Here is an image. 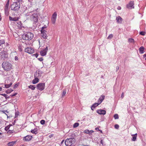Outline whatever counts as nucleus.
Returning a JSON list of instances; mask_svg holds the SVG:
<instances>
[{
	"mask_svg": "<svg viewBox=\"0 0 146 146\" xmlns=\"http://www.w3.org/2000/svg\"><path fill=\"white\" fill-rule=\"evenodd\" d=\"M43 73V72L40 70H37L34 74V77H40L41 76L42 74Z\"/></svg>",
	"mask_w": 146,
	"mask_h": 146,
	"instance_id": "6e6552de",
	"label": "nucleus"
},
{
	"mask_svg": "<svg viewBox=\"0 0 146 146\" xmlns=\"http://www.w3.org/2000/svg\"><path fill=\"white\" fill-rule=\"evenodd\" d=\"M18 86V84H15V85L13 87V88L14 89H15Z\"/></svg>",
	"mask_w": 146,
	"mask_h": 146,
	"instance_id": "c03bdc74",
	"label": "nucleus"
},
{
	"mask_svg": "<svg viewBox=\"0 0 146 146\" xmlns=\"http://www.w3.org/2000/svg\"><path fill=\"white\" fill-rule=\"evenodd\" d=\"M19 49H20V51H21L22 50L21 48H20V47H19Z\"/></svg>",
	"mask_w": 146,
	"mask_h": 146,
	"instance_id": "69168bd1",
	"label": "nucleus"
},
{
	"mask_svg": "<svg viewBox=\"0 0 146 146\" xmlns=\"http://www.w3.org/2000/svg\"><path fill=\"white\" fill-rule=\"evenodd\" d=\"M17 1V2H19L21 1L22 0H16Z\"/></svg>",
	"mask_w": 146,
	"mask_h": 146,
	"instance_id": "052dcab7",
	"label": "nucleus"
},
{
	"mask_svg": "<svg viewBox=\"0 0 146 146\" xmlns=\"http://www.w3.org/2000/svg\"><path fill=\"white\" fill-rule=\"evenodd\" d=\"M119 125L117 124H115V129H118L119 128Z\"/></svg>",
	"mask_w": 146,
	"mask_h": 146,
	"instance_id": "a19ab883",
	"label": "nucleus"
},
{
	"mask_svg": "<svg viewBox=\"0 0 146 146\" xmlns=\"http://www.w3.org/2000/svg\"><path fill=\"white\" fill-rule=\"evenodd\" d=\"M128 41L129 42H134V40L133 38H129Z\"/></svg>",
	"mask_w": 146,
	"mask_h": 146,
	"instance_id": "473e14b6",
	"label": "nucleus"
},
{
	"mask_svg": "<svg viewBox=\"0 0 146 146\" xmlns=\"http://www.w3.org/2000/svg\"><path fill=\"white\" fill-rule=\"evenodd\" d=\"M46 25H44L42 28L41 30H45V29L46 28Z\"/></svg>",
	"mask_w": 146,
	"mask_h": 146,
	"instance_id": "a18cd8bd",
	"label": "nucleus"
},
{
	"mask_svg": "<svg viewBox=\"0 0 146 146\" xmlns=\"http://www.w3.org/2000/svg\"><path fill=\"white\" fill-rule=\"evenodd\" d=\"M12 125H9L7 126H6L5 128V130L7 131L9 128V127H10V126H11Z\"/></svg>",
	"mask_w": 146,
	"mask_h": 146,
	"instance_id": "f704fd0d",
	"label": "nucleus"
},
{
	"mask_svg": "<svg viewBox=\"0 0 146 146\" xmlns=\"http://www.w3.org/2000/svg\"><path fill=\"white\" fill-rule=\"evenodd\" d=\"M100 143H101L102 145H103V141L102 140L100 141Z\"/></svg>",
	"mask_w": 146,
	"mask_h": 146,
	"instance_id": "4d7b16f0",
	"label": "nucleus"
},
{
	"mask_svg": "<svg viewBox=\"0 0 146 146\" xmlns=\"http://www.w3.org/2000/svg\"><path fill=\"white\" fill-rule=\"evenodd\" d=\"M42 37L44 39H46L48 37L46 33L47 31L45 30H41V31Z\"/></svg>",
	"mask_w": 146,
	"mask_h": 146,
	"instance_id": "9d476101",
	"label": "nucleus"
},
{
	"mask_svg": "<svg viewBox=\"0 0 146 146\" xmlns=\"http://www.w3.org/2000/svg\"><path fill=\"white\" fill-rule=\"evenodd\" d=\"M32 136L30 135H27L23 138V140L25 141H29L31 140Z\"/></svg>",
	"mask_w": 146,
	"mask_h": 146,
	"instance_id": "ddd939ff",
	"label": "nucleus"
},
{
	"mask_svg": "<svg viewBox=\"0 0 146 146\" xmlns=\"http://www.w3.org/2000/svg\"><path fill=\"white\" fill-rule=\"evenodd\" d=\"M9 19L11 21H18L19 19L18 17H15L13 18L11 16H9Z\"/></svg>",
	"mask_w": 146,
	"mask_h": 146,
	"instance_id": "2eb2a0df",
	"label": "nucleus"
},
{
	"mask_svg": "<svg viewBox=\"0 0 146 146\" xmlns=\"http://www.w3.org/2000/svg\"><path fill=\"white\" fill-rule=\"evenodd\" d=\"M105 96L104 95H102L101 97H100L98 100V102H99L100 101V104L102 103L103 101L104 100L105 98Z\"/></svg>",
	"mask_w": 146,
	"mask_h": 146,
	"instance_id": "aec40b11",
	"label": "nucleus"
},
{
	"mask_svg": "<svg viewBox=\"0 0 146 146\" xmlns=\"http://www.w3.org/2000/svg\"><path fill=\"white\" fill-rule=\"evenodd\" d=\"M25 15L28 18L30 17L31 21L34 22V23H36L38 21V13L36 11H32L28 12Z\"/></svg>",
	"mask_w": 146,
	"mask_h": 146,
	"instance_id": "f257e3e1",
	"label": "nucleus"
},
{
	"mask_svg": "<svg viewBox=\"0 0 146 146\" xmlns=\"http://www.w3.org/2000/svg\"><path fill=\"white\" fill-rule=\"evenodd\" d=\"M64 140H63L61 142V144H62V143H64Z\"/></svg>",
	"mask_w": 146,
	"mask_h": 146,
	"instance_id": "0e129e2a",
	"label": "nucleus"
},
{
	"mask_svg": "<svg viewBox=\"0 0 146 146\" xmlns=\"http://www.w3.org/2000/svg\"><path fill=\"white\" fill-rule=\"evenodd\" d=\"M113 35L112 34H110L107 37V39H110L113 37Z\"/></svg>",
	"mask_w": 146,
	"mask_h": 146,
	"instance_id": "72a5a7b5",
	"label": "nucleus"
},
{
	"mask_svg": "<svg viewBox=\"0 0 146 146\" xmlns=\"http://www.w3.org/2000/svg\"><path fill=\"white\" fill-rule=\"evenodd\" d=\"M17 94V93H15L12 95H11V97H13V96H15Z\"/></svg>",
	"mask_w": 146,
	"mask_h": 146,
	"instance_id": "603ef678",
	"label": "nucleus"
},
{
	"mask_svg": "<svg viewBox=\"0 0 146 146\" xmlns=\"http://www.w3.org/2000/svg\"><path fill=\"white\" fill-rule=\"evenodd\" d=\"M5 43V41L4 39H2L0 40V45L4 44Z\"/></svg>",
	"mask_w": 146,
	"mask_h": 146,
	"instance_id": "7c9ffc66",
	"label": "nucleus"
},
{
	"mask_svg": "<svg viewBox=\"0 0 146 146\" xmlns=\"http://www.w3.org/2000/svg\"><path fill=\"white\" fill-rule=\"evenodd\" d=\"M56 19H52V21L53 24H54L56 22Z\"/></svg>",
	"mask_w": 146,
	"mask_h": 146,
	"instance_id": "c9c22d12",
	"label": "nucleus"
},
{
	"mask_svg": "<svg viewBox=\"0 0 146 146\" xmlns=\"http://www.w3.org/2000/svg\"><path fill=\"white\" fill-rule=\"evenodd\" d=\"M95 129L96 130L100 131V130L99 129L98 127H96L95 128Z\"/></svg>",
	"mask_w": 146,
	"mask_h": 146,
	"instance_id": "6e6d98bb",
	"label": "nucleus"
},
{
	"mask_svg": "<svg viewBox=\"0 0 146 146\" xmlns=\"http://www.w3.org/2000/svg\"><path fill=\"white\" fill-rule=\"evenodd\" d=\"M15 121H14V122H13V125H14V124H15Z\"/></svg>",
	"mask_w": 146,
	"mask_h": 146,
	"instance_id": "338daca9",
	"label": "nucleus"
},
{
	"mask_svg": "<svg viewBox=\"0 0 146 146\" xmlns=\"http://www.w3.org/2000/svg\"><path fill=\"white\" fill-rule=\"evenodd\" d=\"M84 132L86 133H90L88 129L84 130Z\"/></svg>",
	"mask_w": 146,
	"mask_h": 146,
	"instance_id": "58836bf2",
	"label": "nucleus"
},
{
	"mask_svg": "<svg viewBox=\"0 0 146 146\" xmlns=\"http://www.w3.org/2000/svg\"><path fill=\"white\" fill-rule=\"evenodd\" d=\"M13 133V132L12 130H9L7 132L8 133Z\"/></svg>",
	"mask_w": 146,
	"mask_h": 146,
	"instance_id": "49530a36",
	"label": "nucleus"
},
{
	"mask_svg": "<svg viewBox=\"0 0 146 146\" xmlns=\"http://www.w3.org/2000/svg\"><path fill=\"white\" fill-rule=\"evenodd\" d=\"M0 55L1 56V59L3 60H5L8 57V54L7 52L4 50H3L1 52H0Z\"/></svg>",
	"mask_w": 146,
	"mask_h": 146,
	"instance_id": "423d86ee",
	"label": "nucleus"
},
{
	"mask_svg": "<svg viewBox=\"0 0 146 146\" xmlns=\"http://www.w3.org/2000/svg\"><path fill=\"white\" fill-rule=\"evenodd\" d=\"M134 5L133 1H131L130 3L127 5V8L129 9H131L132 8H134L133 5Z\"/></svg>",
	"mask_w": 146,
	"mask_h": 146,
	"instance_id": "9b49d317",
	"label": "nucleus"
},
{
	"mask_svg": "<svg viewBox=\"0 0 146 146\" xmlns=\"http://www.w3.org/2000/svg\"><path fill=\"white\" fill-rule=\"evenodd\" d=\"M45 84L44 83H41L38 84L36 86L37 89L42 91L45 88Z\"/></svg>",
	"mask_w": 146,
	"mask_h": 146,
	"instance_id": "0eeeda50",
	"label": "nucleus"
},
{
	"mask_svg": "<svg viewBox=\"0 0 146 146\" xmlns=\"http://www.w3.org/2000/svg\"><path fill=\"white\" fill-rule=\"evenodd\" d=\"M97 112L100 115H105L106 113V111L103 110H98L97 111Z\"/></svg>",
	"mask_w": 146,
	"mask_h": 146,
	"instance_id": "f8f14e48",
	"label": "nucleus"
},
{
	"mask_svg": "<svg viewBox=\"0 0 146 146\" xmlns=\"http://www.w3.org/2000/svg\"><path fill=\"white\" fill-rule=\"evenodd\" d=\"M139 34L142 35H145V33L143 31H141L140 32Z\"/></svg>",
	"mask_w": 146,
	"mask_h": 146,
	"instance_id": "ea45409f",
	"label": "nucleus"
},
{
	"mask_svg": "<svg viewBox=\"0 0 146 146\" xmlns=\"http://www.w3.org/2000/svg\"><path fill=\"white\" fill-rule=\"evenodd\" d=\"M144 48L143 46H141L139 48V52L140 53L143 54L144 52Z\"/></svg>",
	"mask_w": 146,
	"mask_h": 146,
	"instance_id": "412c9836",
	"label": "nucleus"
},
{
	"mask_svg": "<svg viewBox=\"0 0 146 146\" xmlns=\"http://www.w3.org/2000/svg\"><path fill=\"white\" fill-rule=\"evenodd\" d=\"M29 88L31 89L32 90H34L35 88V86L31 85L29 86Z\"/></svg>",
	"mask_w": 146,
	"mask_h": 146,
	"instance_id": "a878e982",
	"label": "nucleus"
},
{
	"mask_svg": "<svg viewBox=\"0 0 146 146\" xmlns=\"http://www.w3.org/2000/svg\"><path fill=\"white\" fill-rule=\"evenodd\" d=\"M38 129L37 128H35L31 130V132L33 133L36 134L38 133Z\"/></svg>",
	"mask_w": 146,
	"mask_h": 146,
	"instance_id": "6ab92c4d",
	"label": "nucleus"
},
{
	"mask_svg": "<svg viewBox=\"0 0 146 146\" xmlns=\"http://www.w3.org/2000/svg\"><path fill=\"white\" fill-rule=\"evenodd\" d=\"M114 117L115 119H117L119 118L118 115L117 114H116L114 115Z\"/></svg>",
	"mask_w": 146,
	"mask_h": 146,
	"instance_id": "2f4dec72",
	"label": "nucleus"
},
{
	"mask_svg": "<svg viewBox=\"0 0 146 146\" xmlns=\"http://www.w3.org/2000/svg\"><path fill=\"white\" fill-rule=\"evenodd\" d=\"M16 142V141H12V142H9L7 144L8 146H13L15 143Z\"/></svg>",
	"mask_w": 146,
	"mask_h": 146,
	"instance_id": "4be33fe9",
	"label": "nucleus"
},
{
	"mask_svg": "<svg viewBox=\"0 0 146 146\" xmlns=\"http://www.w3.org/2000/svg\"><path fill=\"white\" fill-rule=\"evenodd\" d=\"M2 66L5 70L9 71L11 69L12 65L9 62L5 61L3 62Z\"/></svg>",
	"mask_w": 146,
	"mask_h": 146,
	"instance_id": "f03ea898",
	"label": "nucleus"
},
{
	"mask_svg": "<svg viewBox=\"0 0 146 146\" xmlns=\"http://www.w3.org/2000/svg\"><path fill=\"white\" fill-rule=\"evenodd\" d=\"M15 114V117H17V115H19V112H18V113L16 112Z\"/></svg>",
	"mask_w": 146,
	"mask_h": 146,
	"instance_id": "8fccbe9b",
	"label": "nucleus"
},
{
	"mask_svg": "<svg viewBox=\"0 0 146 146\" xmlns=\"http://www.w3.org/2000/svg\"><path fill=\"white\" fill-rule=\"evenodd\" d=\"M1 95L3 96L6 99H9L10 98V96H8L5 94H1Z\"/></svg>",
	"mask_w": 146,
	"mask_h": 146,
	"instance_id": "bb28decb",
	"label": "nucleus"
},
{
	"mask_svg": "<svg viewBox=\"0 0 146 146\" xmlns=\"http://www.w3.org/2000/svg\"><path fill=\"white\" fill-rule=\"evenodd\" d=\"M124 93L123 92L121 94V97L122 98H123L124 97Z\"/></svg>",
	"mask_w": 146,
	"mask_h": 146,
	"instance_id": "3c124183",
	"label": "nucleus"
},
{
	"mask_svg": "<svg viewBox=\"0 0 146 146\" xmlns=\"http://www.w3.org/2000/svg\"><path fill=\"white\" fill-rule=\"evenodd\" d=\"M79 125V123H76L73 125V127L76 128L78 127Z\"/></svg>",
	"mask_w": 146,
	"mask_h": 146,
	"instance_id": "c756f323",
	"label": "nucleus"
},
{
	"mask_svg": "<svg viewBox=\"0 0 146 146\" xmlns=\"http://www.w3.org/2000/svg\"><path fill=\"white\" fill-rule=\"evenodd\" d=\"M35 55V56H36V58H37L38 57V54H36Z\"/></svg>",
	"mask_w": 146,
	"mask_h": 146,
	"instance_id": "e2e57ef3",
	"label": "nucleus"
},
{
	"mask_svg": "<svg viewBox=\"0 0 146 146\" xmlns=\"http://www.w3.org/2000/svg\"><path fill=\"white\" fill-rule=\"evenodd\" d=\"M12 84V82H11L9 84H6L5 85V87L6 88H8L10 87Z\"/></svg>",
	"mask_w": 146,
	"mask_h": 146,
	"instance_id": "393cba45",
	"label": "nucleus"
},
{
	"mask_svg": "<svg viewBox=\"0 0 146 146\" xmlns=\"http://www.w3.org/2000/svg\"><path fill=\"white\" fill-rule=\"evenodd\" d=\"M94 132L92 130H91L89 131L90 133H92Z\"/></svg>",
	"mask_w": 146,
	"mask_h": 146,
	"instance_id": "bf43d9fd",
	"label": "nucleus"
},
{
	"mask_svg": "<svg viewBox=\"0 0 146 146\" xmlns=\"http://www.w3.org/2000/svg\"><path fill=\"white\" fill-rule=\"evenodd\" d=\"M39 60H40V61H42L43 60V59L41 57L40 58H39L38 59Z\"/></svg>",
	"mask_w": 146,
	"mask_h": 146,
	"instance_id": "09e8293b",
	"label": "nucleus"
},
{
	"mask_svg": "<svg viewBox=\"0 0 146 146\" xmlns=\"http://www.w3.org/2000/svg\"><path fill=\"white\" fill-rule=\"evenodd\" d=\"M9 0H8L6 4L5 7H8L9 5Z\"/></svg>",
	"mask_w": 146,
	"mask_h": 146,
	"instance_id": "e433bc0d",
	"label": "nucleus"
},
{
	"mask_svg": "<svg viewBox=\"0 0 146 146\" xmlns=\"http://www.w3.org/2000/svg\"><path fill=\"white\" fill-rule=\"evenodd\" d=\"M25 52L30 54H32L34 52V51L33 48L31 47H27L25 49Z\"/></svg>",
	"mask_w": 146,
	"mask_h": 146,
	"instance_id": "1a4fd4ad",
	"label": "nucleus"
},
{
	"mask_svg": "<svg viewBox=\"0 0 146 146\" xmlns=\"http://www.w3.org/2000/svg\"><path fill=\"white\" fill-rule=\"evenodd\" d=\"M116 20L118 23H121L122 21V19L120 17L118 16L116 17Z\"/></svg>",
	"mask_w": 146,
	"mask_h": 146,
	"instance_id": "4468645a",
	"label": "nucleus"
},
{
	"mask_svg": "<svg viewBox=\"0 0 146 146\" xmlns=\"http://www.w3.org/2000/svg\"><path fill=\"white\" fill-rule=\"evenodd\" d=\"M45 121L44 120H42L40 121V123L42 125H44V124Z\"/></svg>",
	"mask_w": 146,
	"mask_h": 146,
	"instance_id": "4c0bfd02",
	"label": "nucleus"
},
{
	"mask_svg": "<svg viewBox=\"0 0 146 146\" xmlns=\"http://www.w3.org/2000/svg\"><path fill=\"white\" fill-rule=\"evenodd\" d=\"M33 37V35L31 32H28L22 36L23 40H31Z\"/></svg>",
	"mask_w": 146,
	"mask_h": 146,
	"instance_id": "20e7f679",
	"label": "nucleus"
},
{
	"mask_svg": "<svg viewBox=\"0 0 146 146\" xmlns=\"http://www.w3.org/2000/svg\"><path fill=\"white\" fill-rule=\"evenodd\" d=\"M66 93V91L65 90H64L62 92V97H63L65 95V94Z\"/></svg>",
	"mask_w": 146,
	"mask_h": 146,
	"instance_id": "c85d7f7f",
	"label": "nucleus"
},
{
	"mask_svg": "<svg viewBox=\"0 0 146 146\" xmlns=\"http://www.w3.org/2000/svg\"><path fill=\"white\" fill-rule=\"evenodd\" d=\"M8 7H5L4 9L5 11H8Z\"/></svg>",
	"mask_w": 146,
	"mask_h": 146,
	"instance_id": "37998d69",
	"label": "nucleus"
},
{
	"mask_svg": "<svg viewBox=\"0 0 146 146\" xmlns=\"http://www.w3.org/2000/svg\"><path fill=\"white\" fill-rule=\"evenodd\" d=\"M15 60H16V61L18 60V57L17 56H16L15 57Z\"/></svg>",
	"mask_w": 146,
	"mask_h": 146,
	"instance_id": "de8ad7c7",
	"label": "nucleus"
},
{
	"mask_svg": "<svg viewBox=\"0 0 146 146\" xmlns=\"http://www.w3.org/2000/svg\"><path fill=\"white\" fill-rule=\"evenodd\" d=\"M143 57H146V54H145L143 55ZM145 60H146V58H145Z\"/></svg>",
	"mask_w": 146,
	"mask_h": 146,
	"instance_id": "13d9d810",
	"label": "nucleus"
},
{
	"mask_svg": "<svg viewBox=\"0 0 146 146\" xmlns=\"http://www.w3.org/2000/svg\"><path fill=\"white\" fill-rule=\"evenodd\" d=\"M137 133H136L134 135H133L132 136H133L132 139V140L133 141H135L136 140L137 137Z\"/></svg>",
	"mask_w": 146,
	"mask_h": 146,
	"instance_id": "5701e85b",
	"label": "nucleus"
},
{
	"mask_svg": "<svg viewBox=\"0 0 146 146\" xmlns=\"http://www.w3.org/2000/svg\"><path fill=\"white\" fill-rule=\"evenodd\" d=\"M34 77L35 79L32 81V83L34 84H36L39 82L38 77Z\"/></svg>",
	"mask_w": 146,
	"mask_h": 146,
	"instance_id": "f3484780",
	"label": "nucleus"
},
{
	"mask_svg": "<svg viewBox=\"0 0 146 146\" xmlns=\"http://www.w3.org/2000/svg\"><path fill=\"white\" fill-rule=\"evenodd\" d=\"M57 16V13H56V12H55L52 14V18L56 19Z\"/></svg>",
	"mask_w": 146,
	"mask_h": 146,
	"instance_id": "b1692460",
	"label": "nucleus"
},
{
	"mask_svg": "<svg viewBox=\"0 0 146 146\" xmlns=\"http://www.w3.org/2000/svg\"><path fill=\"white\" fill-rule=\"evenodd\" d=\"M9 12L8 11H5V14L7 16L9 15Z\"/></svg>",
	"mask_w": 146,
	"mask_h": 146,
	"instance_id": "79ce46f5",
	"label": "nucleus"
},
{
	"mask_svg": "<svg viewBox=\"0 0 146 146\" xmlns=\"http://www.w3.org/2000/svg\"><path fill=\"white\" fill-rule=\"evenodd\" d=\"M44 50H46V52H47V51L48 50V47L46 46V48L44 49Z\"/></svg>",
	"mask_w": 146,
	"mask_h": 146,
	"instance_id": "864d4df0",
	"label": "nucleus"
},
{
	"mask_svg": "<svg viewBox=\"0 0 146 146\" xmlns=\"http://www.w3.org/2000/svg\"><path fill=\"white\" fill-rule=\"evenodd\" d=\"M119 67L118 66H117L116 67V69L117 70H118L119 69Z\"/></svg>",
	"mask_w": 146,
	"mask_h": 146,
	"instance_id": "680f3d73",
	"label": "nucleus"
},
{
	"mask_svg": "<svg viewBox=\"0 0 146 146\" xmlns=\"http://www.w3.org/2000/svg\"><path fill=\"white\" fill-rule=\"evenodd\" d=\"M100 104V103H95L91 107V109L92 110H93L96 107L98 106V105H99Z\"/></svg>",
	"mask_w": 146,
	"mask_h": 146,
	"instance_id": "dca6fc26",
	"label": "nucleus"
},
{
	"mask_svg": "<svg viewBox=\"0 0 146 146\" xmlns=\"http://www.w3.org/2000/svg\"><path fill=\"white\" fill-rule=\"evenodd\" d=\"M2 88L0 87V91H1L2 90Z\"/></svg>",
	"mask_w": 146,
	"mask_h": 146,
	"instance_id": "774afa93",
	"label": "nucleus"
},
{
	"mask_svg": "<svg viewBox=\"0 0 146 146\" xmlns=\"http://www.w3.org/2000/svg\"><path fill=\"white\" fill-rule=\"evenodd\" d=\"M20 7V3L15 2L11 5V10L14 11H18Z\"/></svg>",
	"mask_w": 146,
	"mask_h": 146,
	"instance_id": "39448f33",
	"label": "nucleus"
},
{
	"mask_svg": "<svg viewBox=\"0 0 146 146\" xmlns=\"http://www.w3.org/2000/svg\"><path fill=\"white\" fill-rule=\"evenodd\" d=\"M117 9H118V10H121V8L120 7H119V6H118L117 7Z\"/></svg>",
	"mask_w": 146,
	"mask_h": 146,
	"instance_id": "5fc2aeb1",
	"label": "nucleus"
},
{
	"mask_svg": "<svg viewBox=\"0 0 146 146\" xmlns=\"http://www.w3.org/2000/svg\"><path fill=\"white\" fill-rule=\"evenodd\" d=\"M75 142V139L71 137L67 139L64 141V143L66 146H71L74 144Z\"/></svg>",
	"mask_w": 146,
	"mask_h": 146,
	"instance_id": "7ed1b4c3",
	"label": "nucleus"
},
{
	"mask_svg": "<svg viewBox=\"0 0 146 146\" xmlns=\"http://www.w3.org/2000/svg\"><path fill=\"white\" fill-rule=\"evenodd\" d=\"M13 90H12L11 89H9L7 90H6V92L7 94H9L12 91H13Z\"/></svg>",
	"mask_w": 146,
	"mask_h": 146,
	"instance_id": "cd10ccee",
	"label": "nucleus"
},
{
	"mask_svg": "<svg viewBox=\"0 0 146 146\" xmlns=\"http://www.w3.org/2000/svg\"><path fill=\"white\" fill-rule=\"evenodd\" d=\"M47 52L46 50H43L40 51V53L42 56H44L46 54Z\"/></svg>",
	"mask_w": 146,
	"mask_h": 146,
	"instance_id": "a211bd4d",
	"label": "nucleus"
}]
</instances>
